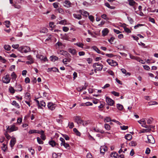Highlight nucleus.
<instances>
[{"instance_id": "1", "label": "nucleus", "mask_w": 158, "mask_h": 158, "mask_svg": "<svg viewBox=\"0 0 158 158\" xmlns=\"http://www.w3.org/2000/svg\"><path fill=\"white\" fill-rule=\"evenodd\" d=\"M18 50L22 53H26L30 52L31 51L30 48L29 47L24 46L19 47Z\"/></svg>"}, {"instance_id": "2", "label": "nucleus", "mask_w": 158, "mask_h": 158, "mask_svg": "<svg viewBox=\"0 0 158 158\" xmlns=\"http://www.w3.org/2000/svg\"><path fill=\"white\" fill-rule=\"evenodd\" d=\"M93 67L94 68H95L97 69V71H101L102 69L103 65L101 64L97 63L94 64Z\"/></svg>"}, {"instance_id": "3", "label": "nucleus", "mask_w": 158, "mask_h": 158, "mask_svg": "<svg viewBox=\"0 0 158 158\" xmlns=\"http://www.w3.org/2000/svg\"><path fill=\"white\" fill-rule=\"evenodd\" d=\"M2 80L4 83L8 84L10 81V78L8 74H7L2 78Z\"/></svg>"}, {"instance_id": "4", "label": "nucleus", "mask_w": 158, "mask_h": 158, "mask_svg": "<svg viewBox=\"0 0 158 158\" xmlns=\"http://www.w3.org/2000/svg\"><path fill=\"white\" fill-rule=\"evenodd\" d=\"M148 141H146V142L152 144H154L155 143V140L153 137L151 135H150L147 136Z\"/></svg>"}, {"instance_id": "5", "label": "nucleus", "mask_w": 158, "mask_h": 158, "mask_svg": "<svg viewBox=\"0 0 158 158\" xmlns=\"http://www.w3.org/2000/svg\"><path fill=\"white\" fill-rule=\"evenodd\" d=\"M139 123L141 124V126L143 127L146 128H149L150 126H148L146 125V122L145 118H143L139 121H138Z\"/></svg>"}, {"instance_id": "6", "label": "nucleus", "mask_w": 158, "mask_h": 158, "mask_svg": "<svg viewBox=\"0 0 158 158\" xmlns=\"http://www.w3.org/2000/svg\"><path fill=\"white\" fill-rule=\"evenodd\" d=\"M6 129L8 131L11 132L17 131L18 129V128L16 127L14 125H13L11 126L10 127L8 126Z\"/></svg>"}, {"instance_id": "7", "label": "nucleus", "mask_w": 158, "mask_h": 158, "mask_svg": "<svg viewBox=\"0 0 158 158\" xmlns=\"http://www.w3.org/2000/svg\"><path fill=\"white\" fill-rule=\"evenodd\" d=\"M106 61L109 65L112 66H115L118 65V63L110 59H107Z\"/></svg>"}, {"instance_id": "8", "label": "nucleus", "mask_w": 158, "mask_h": 158, "mask_svg": "<svg viewBox=\"0 0 158 158\" xmlns=\"http://www.w3.org/2000/svg\"><path fill=\"white\" fill-rule=\"evenodd\" d=\"M36 102L37 103V105L39 109L41 108V106L45 107L46 106V103L43 101H41L40 103L39 101L36 100Z\"/></svg>"}, {"instance_id": "9", "label": "nucleus", "mask_w": 158, "mask_h": 158, "mask_svg": "<svg viewBox=\"0 0 158 158\" xmlns=\"http://www.w3.org/2000/svg\"><path fill=\"white\" fill-rule=\"evenodd\" d=\"M75 122L77 123L78 124H82V120L81 119V117L79 116H76L74 117Z\"/></svg>"}, {"instance_id": "10", "label": "nucleus", "mask_w": 158, "mask_h": 158, "mask_svg": "<svg viewBox=\"0 0 158 158\" xmlns=\"http://www.w3.org/2000/svg\"><path fill=\"white\" fill-rule=\"evenodd\" d=\"M47 106L49 109L52 110H54L56 107V105L55 104L51 102L48 103Z\"/></svg>"}, {"instance_id": "11", "label": "nucleus", "mask_w": 158, "mask_h": 158, "mask_svg": "<svg viewBox=\"0 0 158 158\" xmlns=\"http://www.w3.org/2000/svg\"><path fill=\"white\" fill-rule=\"evenodd\" d=\"M106 101L108 104L110 106H113L114 103V101L110 98L106 97Z\"/></svg>"}, {"instance_id": "12", "label": "nucleus", "mask_w": 158, "mask_h": 158, "mask_svg": "<svg viewBox=\"0 0 158 158\" xmlns=\"http://www.w3.org/2000/svg\"><path fill=\"white\" fill-rule=\"evenodd\" d=\"M64 6L69 8L72 6V3L69 1L65 0L64 2Z\"/></svg>"}, {"instance_id": "13", "label": "nucleus", "mask_w": 158, "mask_h": 158, "mask_svg": "<svg viewBox=\"0 0 158 158\" xmlns=\"http://www.w3.org/2000/svg\"><path fill=\"white\" fill-rule=\"evenodd\" d=\"M36 58L40 59L42 60L45 61L47 60V58L46 57H44L43 55H40L39 54H37L36 56Z\"/></svg>"}, {"instance_id": "14", "label": "nucleus", "mask_w": 158, "mask_h": 158, "mask_svg": "<svg viewBox=\"0 0 158 158\" xmlns=\"http://www.w3.org/2000/svg\"><path fill=\"white\" fill-rule=\"evenodd\" d=\"M27 60H29V61L26 62L27 64H31L34 62L33 59L31 55H30L27 56Z\"/></svg>"}, {"instance_id": "15", "label": "nucleus", "mask_w": 158, "mask_h": 158, "mask_svg": "<svg viewBox=\"0 0 158 158\" xmlns=\"http://www.w3.org/2000/svg\"><path fill=\"white\" fill-rule=\"evenodd\" d=\"M71 56H69L66 57L62 60V62L64 64H67L68 62H70L71 61V59L70 58Z\"/></svg>"}, {"instance_id": "16", "label": "nucleus", "mask_w": 158, "mask_h": 158, "mask_svg": "<svg viewBox=\"0 0 158 158\" xmlns=\"http://www.w3.org/2000/svg\"><path fill=\"white\" fill-rule=\"evenodd\" d=\"M107 151V147L105 146H102L100 148V151L101 153L104 154L105 152Z\"/></svg>"}, {"instance_id": "17", "label": "nucleus", "mask_w": 158, "mask_h": 158, "mask_svg": "<svg viewBox=\"0 0 158 158\" xmlns=\"http://www.w3.org/2000/svg\"><path fill=\"white\" fill-rule=\"evenodd\" d=\"M60 54L64 56L65 57H67L71 56V55L69 53L63 50L60 51Z\"/></svg>"}, {"instance_id": "18", "label": "nucleus", "mask_w": 158, "mask_h": 158, "mask_svg": "<svg viewBox=\"0 0 158 158\" xmlns=\"http://www.w3.org/2000/svg\"><path fill=\"white\" fill-rule=\"evenodd\" d=\"M16 140L15 138H12L10 141V145L11 148H12L16 143Z\"/></svg>"}, {"instance_id": "19", "label": "nucleus", "mask_w": 158, "mask_h": 158, "mask_svg": "<svg viewBox=\"0 0 158 158\" xmlns=\"http://www.w3.org/2000/svg\"><path fill=\"white\" fill-rule=\"evenodd\" d=\"M79 12L81 15L85 16L86 17L88 15L89 16V13L86 11H84V10H80Z\"/></svg>"}, {"instance_id": "20", "label": "nucleus", "mask_w": 158, "mask_h": 158, "mask_svg": "<svg viewBox=\"0 0 158 158\" xmlns=\"http://www.w3.org/2000/svg\"><path fill=\"white\" fill-rule=\"evenodd\" d=\"M109 32V30L107 28L104 29L102 31V35L103 36L106 35Z\"/></svg>"}, {"instance_id": "21", "label": "nucleus", "mask_w": 158, "mask_h": 158, "mask_svg": "<svg viewBox=\"0 0 158 158\" xmlns=\"http://www.w3.org/2000/svg\"><path fill=\"white\" fill-rule=\"evenodd\" d=\"M48 143L49 145H51L52 147H53L56 146V145H58L56 142L53 140H51L49 141Z\"/></svg>"}, {"instance_id": "22", "label": "nucleus", "mask_w": 158, "mask_h": 158, "mask_svg": "<svg viewBox=\"0 0 158 158\" xmlns=\"http://www.w3.org/2000/svg\"><path fill=\"white\" fill-rule=\"evenodd\" d=\"M68 51L69 52L73 55H75L77 52V51L74 49L69 48Z\"/></svg>"}, {"instance_id": "23", "label": "nucleus", "mask_w": 158, "mask_h": 158, "mask_svg": "<svg viewBox=\"0 0 158 158\" xmlns=\"http://www.w3.org/2000/svg\"><path fill=\"white\" fill-rule=\"evenodd\" d=\"M48 71H52L53 72H59V70L56 67H53L51 68H49L48 69Z\"/></svg>"}, {"instance_id": "24", "label": "nucleus", "mask_w": 158, "mask_h": 158, "mask_svg": "<svg viewBox=\"0 0 158 158\" xmlns=\"http://www.w3.org/2000/svg\"><path fill=\"white\" fill-rule=\"evenodd\" d=\"M58 59V58L57 57L54 56H51L50 58L51 60L53 62H54L56 60H57Z\"/></svg>"}, {"instance_id": "25", "label": "nucleus", "mask_w": 158, "mask_h": 158, "mask_svg": "<svg viewBox=\"0 0 158 158\" xmlns=\"http://www.w3.org/2000/svg\"><path fill=\"white\" fill-rule=\"evenodd\" d=\"M118 155V154L116 152L112 153L110 154V156L112 158H117Z\"/></svg>"}, {"instance_id": "26", "label": "nucleus", "mask_w": 158, "mask_h": 158, "mask_svg": "<svg viewBox=\"0 0 158 158\" xmlns=\"http://www.w3.org/2000/svg\"><path fill=\"white\" fill-rule=\"evenodd\" d=\"M121 71L123 73L125 74L126 75H128V76H130L131 75L130 73L129 72H127V71L126 69L123 68L122 69H121Z\"/></svg>"}, {"instance_id": "27", "label": "nucleus", "mask_w": 158, "mask_h": 158, "mask_svg": "<svg viewBox=\"0 0 158 158\" xmlns=\"http://www.w3.org/2000/svg\"><path fill=\"white\" fill-rule=\"evenodd\" d=\"M11 104L12 105L15 106L16 107L18 108H20V106L18 103H17L16 101H13Z\"/></svg>"}, {"instance_id": "28", "label": "nucleus", "mask_w": 158, "mask_h": 158, "mask_svg": "<svg viewBox=\"0 0 158 158\" xmlns=\"http://www.w3.org/2000/svg\"><path fill=\"white\" fill-rule=\"evenodd\" d=\"M125 137L126 139L130 140L131 139L132 136L130 134H127L125 135Z\"/></svg>"}, {"instance_id": "29", "label": "nucleus", "mask_w": 158, "mask_h": 158, "mask_svg": "<svg viewBox=\"0 0 158 158\" xmlns=\"http://www.w3.org/2000/svg\"><path fill=\"white\" fill-rule=\"evenodd\" d=\"M73 16L75 18L78 19H80L82 18L81 16V15L73 14Z\"/></svg>"}, {"instance_id": "30", "label": "nucleus", "mask_w": 158, "mask_h": 158, "mask_svg": "<svg viewBox=\"0 0 158 158\" xmlns=\"http://www.w3.org/2000/svg\"><path fill=\"white\" fill-rule=\"evenodd\" d=\"M39 133L38 131L36 130H31L28 132V133L30 134L37 133Z\"/></svg>"}, {"instance_id": "31", "label": "nucleus", "mask_w": 158, "mask_h": 158, "mask_svg": "<svg viewBox=\"0 0 158 158\" xmlns=\"http://www.w3.org/2000/svg\"><path fill=\"white\" fill-rule=\"evenodd\" d=\"M89 120L87 121H83L82 120V124L84 126H86L89 123Z\"/></svg>"}, {"instance_id": "32", "label": "nucleus", "mask_w": 158, "mask_h": 158, "mask_svg": "<svg viewBox=\"0 0 158 158\" xmlns=\"http://www.w3.org/2000/svg\"><path fill=\"white\" fill-rule=\"evenodd\" d=\"M40 32L44 33H46L48 32V29L44 27L41 29Z\"/></svg>"}, {"instance_id": "33", "label": "nucleus", "mask_w": 158, "mask_h": 158, "mask_svg": "<svg viewBox=\"0 0 158 158\" xmlns=\"http://www.w3.org/2000/svg\"><path fill=\"white\" fill-rule=\"evenodd\" d=\"M153 119L152 118L150 117L149 118L147 119V123L148 124H151L152 123Z\"/></svg>"}, {"instance_id": "34", "label": "nucleus", "mask_w": 158, "mask_h": 158, "mask_svg": "<svg viewBox=\"0 0 158 158\" xmlns=\"http://www.w3.org/2000/svg\"><path fill=\"white\" fill-rule=\"evenodd\" d=\"M11 77H12V79L14 81L16 80L17 78V76L14 72H13L11 74Z\"/></svg>"}, {"instance_id": "35", "label": "nucleus", "mask_w": 158, "mask_h": 158, "mask_svg": "<svg viewBox=\"0 0 158 158\" xmlns=\"http://www.w3.org/2000/svg\"><path fill=\"white\" fill-rule=\"evenodd\" d=\"M75 44L78 47H80L82 48H83L84 44L80 42L77 43Z\"/></svg>"}, {"instance_id": "36", "label": "nucleus", "mask_w": 158, "mask_h": 158, "mask_svg": "<svg viewBox=\"0 0 158 158\" xmlns=\"http://www.w3.org/2000/svg\"><path fill=\"white\" fill-rule=\"evenodd\" d=\"M105 128L107 130H109L110 129V125L107 123H105L104 125Z\"/></svg>"}, {"instance_id": "37", "label": "nucleus", "mask_w": 158, "mask_h": 158, "mask_svg": "<svg viewBox=\"0 0 158 158\" xmlns=\"http://www.w3.org/2000/svg\"><path fill=\"white\" fill-rule=\"evenodd\" d=\"M116 107L119 110H122L123 108V105L119 104H117Z\"/></svg>"}, {"instance_id": "38", "label": "nucleus", "mask_w": 158, "mask_h": 158, "mask_svg": "<svg viewBox=\"0 0 158 158\" xmlns=\"http://www.w3.org/2000/svg\"><path fill=\"white\" fill-rule=\"evenodd\" d=\"M93 105V104L92 102H86L84 104H83L82 106H92Z\"/></svg>"}, {"instance_id": "39", "label": "nucleus", "mask_w": 158, "mask_h": 158, "mask_svg": "<svg viewBox=\"0 0 158 158\" xmlns=\"http://www.w3.org/2000/svg\"><path fill=\"white\" fill-rule=\"evenodd\" d=\"M5 24L6 25V27L8 28L10 27V22L9 21H6L4 22Z\"/></svg>"}, {"instance_id": "40", "label": "nucleus", "mask_w": 158, "mask_h": 158, "mask_svg": "<svg viewBox=\"0 0 158 158\" xmlns=\"http://www.w3.org/2000/svg\"><path fill=\"white\" fill-rule=\"evenodd\" d=\"M111 120H112L111 119L110 117H106L105 118L104 122L105 123L108 122L110 121H111Z\"/></svg>"}, {"instance_id": "41", "label": "nucleus", "mask_w": 158, "mask_h": 158, "mask_svg": "<svg viewBox=\"0 0 158 158\" xmlns=\"http://www.w3.org/2000/svg\"><path fill=\"white\" fill-rule=\"evenodd\" d=\"M67 21L65 19L62 20L59 22V24L62 25H66L67 24Z\"/></svg>"}, {"instance_id": "42", "label": "nucleus", "mask_w": 158, "mask_h": 158, "mask_svg": "<svg viewBox=\"0 0 158 158\" xmlns=\"http://www.w3.org/2000/svg\"><path fill=\"white\" fill-rule=\"evenodd\" d=\"M73 131L78 136H80L81 135V133L80 132H79L77 130L76 128H74L73 129Z\"/></svg>"}, {"instance_id": "43", "label": "nucleus", "mask_w": 158, "mask_h": 158, "mask_svg": "<svg viewBox=\"0 0 158 158\" xmlns=\"http://www.w3.org/2000/svg\"><path fill=\"white\" fill-rule=\"evenodd\" d=\"M92 48L98 53H100V51L96 46H93L92 47Z\"/></svg>"}, {"instance_id": "44", "label": "nucleus", "mask_w": 158, "mask_h": 158, "mask_svg": "<svg viewBox=\"0 0 158 158\" xmlns=\"http://www.w3.org/2000/svg\"><path fill=\"white\" fill-rule=\"evenodd\" d=\"M37 142L39 144H43L44 143L43 141L41 140V139L40 138L38 137L37 138Z\"/></svg>"}, {"instance_id": "45", "label": "nucleus", "mask_w": 158, "mask_h": 158, "mask_svg": "<svg viewBox=\"0 0 158 158\" xmlns=\"http://www.w3.org/2000/svg\"><path fill=\"white\" fill-rule=\"evenodd\" d=\"M149 105H153L157 104L158 103L156 102L155 101H151L148 102Z\"/></svg>"}, {"instance_id": "46", "label": "nucleus", "mask_w": 158, "mask_h": 158, "mask_svg": "<svg viewBox=\"0 0 158 158\" xmlns=\"http://www.w3.org/2000/svg\"><path fill=\"white\" fill-rule=\"evenodd\" d=\"M9 90L10 93L13 94L15 93V90L14 88L12 86H10L9 88Z\"/></svg>"}, {"instance_id": "47", "label": "nucleus", "mask_w": 158, "mask_h": 158, "mask_svg": "<svg viewBox=\"0 0 158 158\" xmlns=\"http://www.w3.org/2000/svg\"><path fill=\"white\" fill-rule=\"evenodd\" d=\"M129 4L131 6L134 5L135 2L133 0H129Z\"/></svg>"}, {"instance_id": "48", "label": "nucleus", "mask_w": 158, "mask_h": 158, "mask_svg": "<svg viewBox=\"0 0 158 158\" xmlns=\"http://www.w3.org/2000/svg\"><path fill=\"white\" fill-rule=\"evenodd\" d=\"M129 144L132 146H135L137 145V143L135 141H131L130 143Z\"/></svg>"}, {"instance_id": "49", "label": "nucleus", "mask_w": 158, "mask_h": 158, "mask_svg": "<svg viewBox=\"0 0 158 158\" xmlns=\"http://www.w3.org/2000/svg\"><path fill=\"white\" fill-rule=\"evenodd\" d=\"M124 31L127 33H130L131 31L130 30L126 27H123Z\"/></svg>"}, {"instance_id": "50", "label": "nucleus", "mask_w": 158, "mask_h": 158, "mask_svg": "<svg viewBox=\"0 0 158 158\" xmlns=\"http://www.w3.org/2000/svg\"><path fill=\"white\" fill-rule=\"evenodd\" d=\"M5 49L7 51H9L10 50L11 47L9 45H5L4 46Z\"/></svg>"}, {"instance_id": "51", "label": "nucleus", "mask_w": 158, "mask_h": 158, "mask_svg": "<svg viewBox=\"0 0 158 158\" xmlns=\"http://www.w3.org/2000/svg\"><path fill=\"white\" fill-rule=\"evenodd\" d=\"M63 146L66 148L67 149H69L70 148L69 145L67 143H64V144H63Z\"/></svg>"}, {"instance_id": "52", "label": "nucleus", "mask_w": 158, "mask_h": 158, "mask_svg": "<svg viewBox=\"0 0 158 158\" xmlns=\"http://www.w3.org/2000/svg\"><path fill=\"white\" fill-rule=\"evenodd\" d=\"M62 136L66 140H69L70 138L68 135L65 134H63L62 135Z\"/></svg>"}, {"instance_id": "53", "label": "nucleus", "mask_w": 158, "mask_h": 158, "mask_svg": "<svg viewBox=\"0 0 158 158\" xmlns=\"http://www.w3.org/2000/svg\"><path fill=\"white\" fill-rule=\"evenodd\" d=\"M7 148V147L6 145L4 143L3 144L2 146V150L4 151V152H5L6 151V149Z\"/></svg>"}, {"instance_id": "54", "label": "nucleus", "mask_w": 158, "mask_h": 158, "mask_svg": "<svg viewBox=\"0 0 158 158\" xmlns=\"http://www.w3.org/2000/svg\"><path fill=\"white\" fill-rule=\"evenodd\" d=\"M12 6H13L15 8L18 9H20L21 8V6L19 5H16L14 4H12Z\"/></svg>"}, {"instance_id": "55", "label": "nucleus", "mask_w": 158, "mask_h": 158, "mask_svg": "<svg viewBox=\"0 0 158 158\" xmlns=\"http://www.w3.org/2000/svg\"><path fill=\"white\" fill-rule=\"evenodd\" d=\"M111 93L114 95L116 96H118L119 95V93L114 91H113L111 92Z\"/></svg>"}, {"instance_id": "56", "label": "nucleus", "mask_w": 158, "mask_h": 158, "mask_svg": "<svg viewBox=\"0 0 158 158\" xmlns=\"http://www.w3.org/2000/svg\"><path fill=\"white\" fill-rule=\"evenodd\" d=\"M30 94L29 93L27 92L25 94V97L27 98V99H30L31 98V97L30 96Z\"/></svg>"}, {"instance_id": "57", "label": "nucleus", "mask_w": 158, "mask_h": 158, "mask_svg": "<svg viewBox=\"0 0 158 158\" xmlns=\"http://www.w3.org/2000/svg\"><path fill=\"white\" fill-rule=\"evenodd\" d=\"M69 128H73L74 126V124H73V122L69 123Z\"/></svg>"}, {"instance_id": "58", "label": "nucleus", "mask_w": 158, "mask_h": 158, "mask_svg": "<svg viewBox=\"0 0 158 158\" xmlns=\"http://www.w3.org/2000/svg\"><path fill=\"white\" fill-rule=\"evenodd\" d=\"M101 17L105 19H109L107 17V15L105 14H103L101 15Z\"/></svg>"}, {"instance_id": "59", "label": "nucleus", "mask_w": 158, "mask_h": 158, "mask_svg": "<svg viewBox=\"0 0 158 158\" xmlns=\"http://www.w3.org/2000/svg\"><path fill=\"white\" fill-rule=\"evenodd\" d=\"M120 128L122 130H126L128 129V127L127 126H121Z\"/></svg>"}, {"instance_id": "60", "label": "nucleus", "mask_w": 158, "mask_h": 158, "mask_svg": "<svg viewBox=\"0 0 158 158\" xmlns=\"http://www.w3.org/2000/svg\"><path fill=\"white\" fill-rule=\"evenodd\" d=\"M58 3L55 2L53 4V5L55 8H57L58 7Z\"/></svg>"}, {"instance_id": "61", "label": "nucleus", "mask_w": 158, "mask_h": 158, "mask_svg": "<svg viewBox=\"0 0 158 158\" xmlns=\"http://www.w3.org/2000/svg\"><path fill=\"white\" fill-rule=\"evenodd\" d=\"M69 28L67 27H63V30L64 32H67L69 31Z\"/></svg>"}, {"instance_id": "62", "label": "nucleus", "mask_w": 158, "mask_h": 158, "mask_svg": "<svg viewBox=\"0 0 158 158\" xmlns=\"http://www.w3.org/2000/svg\"><path fill=\"white\" fill-rule=\"evenodd\" d=\"M86 60L88 63L90 64L92 62V59L91 58H89L87 59Z\"/></svg>"}, {"instance_id": "63", "label": "nucleus", "mask_w": 158, "mask_h": 158, "mask_svg": "<svg viewBox=\"0 0 158 158\" xmlns=\"http://www.w3.org/2000/svg\"><path fill=\"white\" fill-rule=\"evenodd\" d=\"M89 18L90 21L92 22H93L94 20V17L92 15H89Z\"/></svg>"}, {"instance_id": "64", "label": "nucleus", "mask_w": 158, "mask_h": 158, "mask_svg": "<svg viewBox=\"0 0 158 158\" xmlns=\"http://www.w3.org/2000/svg\"><path fill=\"white\" fill-rule=\"evenodd\" d=\"M12 46L13 48L15 49L18 48H19V45L18 44H13L12 45Z\"/></svg>"}]
</instances>
